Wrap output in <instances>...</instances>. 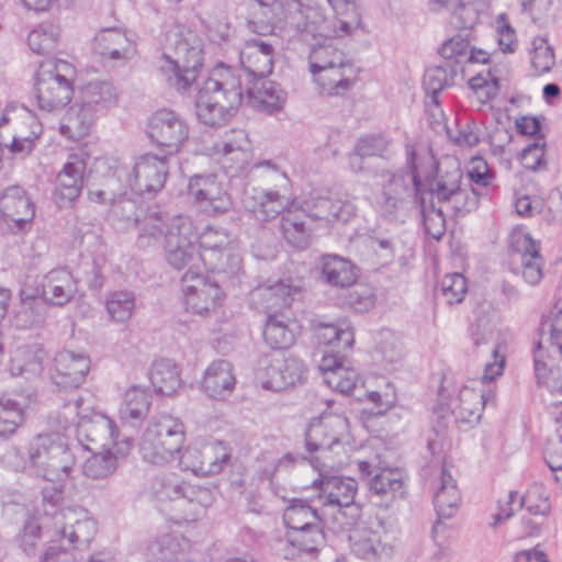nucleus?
<instances>
[{
  "mask_svg": "<svg viewBox=\"0 0 562 562\" xmlns=\"http://www.w3.org/2000/svg\"><path fill=\"white\" fill-rule=\"evenodd\" d=\"M59 31L53 24H41L30 32L29 47L36 54L43 55L53 52L58 44Z\"/></svg>",
  "mask_w": 562,
  "mask_h": 562,
  "instance_id": "obj_60",
  "label": "nucleus"
},
{
  "mask_svg": "<svg viewBox=\"0 0 562 562\" xmlns=\"http://www.w3.org/2000/svg\"><path fill=\"white\" fill-rule=\"evenodd\" d=\"M247 103L263 113L273 114L283 109L286 94L274 81L258 80L247 88Z\"/></svg>",
  "mask_w": 562,
  "mask_h": 562,
  "instance_id": "obj_35",
  "label": "nucleus"
},
{
  "mask_svg": "<svg viewBox=\"0 0 562 562\" xmlns=\"http://www.w3.org/2000/svg\"><path fill=\"white\" fill-rule=\"evenodd\" d=\"M257 463L256 473L258 477L262 481H268L271 490L278 494L274 490L277 475L294 469L297 463V459L291 453L278 457L273 452L265 451L257 458Z\"/></svg>",
  "mask_w": 562,
  "mask_h": 562,
  "instance_id": "obj_47",
  "label": "nucleus"
},
{
  "mask_svg": "<svg viewBox=\"0 0 562 562\" xmlns=\"http://www.w3.org/2000/svg\"><path fill=\"white\" fill-rule=\"evenodd\" d=\"M231 458L229 449L222 442H209L201 446V476L222 472Z\"/></svg>",
  "mask_w": 562,
  "mask_h": 562,
  "instance_id": "obj_55",
  "label": "nucleus"
},
{
  "mask_svg": "<svg viewBox=\"0 0 562 562\" xmlns=\"http://www.w3.org/2000/svg\"><path fill=\"white\" fill-rule=\"evenodd\" d=\"M492 356L493 361L487 362L484 367L481 378L482 385L490 386L491 382L503 374L506 359L504 352L501 351V346L496 345L493 348ZM494 397L495 393L490 387L483 390L464 385L449 406L458 423L472 424L480 419L485 404L494 401Z\"/></svg>",
  "mask_w": 562,
  "mask_h": 562,
  "instance_id": "obj_9",
  "label": "nucleus"
},
{
  "mask_svg": "<svg viewBox=\"0 0 562 562\" xmlns=\"http://www.w3.org/2000/svg\"><path fill=\"white\" fill-rule=\"evenodd\" d=\"M319 503L314 502V495L308 499L293 498L283 513V521L289 531L313 525H325V517Z\"/></svg>",
  "mask_w": 562,
  "mask_h": 562,
  "instance_id": "obj_39",
  "label": "nucleus"
},
{
  "mask_svg": "<svg viewBox=\"0 0 562 562\" xmlns=\"http://www.w3.org/2000/svg\"><path fill=\"white\" fill-rule=\"evenodd\" d=\"M12 120H19L21 122V131L13 136L10 151L20 157H25L33 150L35 140L42 133V126L32 113L23 108Z\"/></svg>",
  "mask_w": 562,
  "mask_h": 562,
  "instance_id": "obj_44",
  "label": "nucleus"
},
{
  "mask_svg": "<svg viewBox=\"0 0 562 562\" xmlns=\"http://www.w3.org/2000/svg\"><path fill=\"white\" fill-rule=\"evenodd\" d=\"M348 423L341 415H322L319 419L311 423L306 430L305 442L307 450L321 451L325 468H341L342 462L328 461L327 453L334 449L342 448L340 445L341 437L346 434Z\"/></svg>",
  "mask_w": 562,
  "mask_h": 562,
  "instance_id": "obj_17",
  "label": "nucleus"
},
{
  "mask_svg": "<svg viewBox=\"0 0 562 562\" xmlns=\"http://www.w3.org/2000/svg\"><path fill=\"white\" fill-rule=\"evenodd\" d=\"M182 538L165 533L149 542L146 550L148 562H176L182 551Z\"/></svg>",
  "mask_w": 562,
  "mask_h": 562,
  "instance_id": "obj_51",
  "label": "nucleus"
},
{
  "mask_svg": "<svg viewBox=\"0 0 562 562\" xmlns=\"http://www.w3.org/2000/svg\"><path fill=\"white\" fill-rule=\"evenodd\" d=\"M77 283L66 269H53L44 278L42 297L50 305L64 306L75 296Z\"/></svg>",
  "mask_w": 562,
  "mask_h": 562,
  "instance_id": "obj_34",
  "label": "nucleus"
},
{
  "mask_svg": "<svg viewBox=\"0 0 562 562\" xmlns=\"http://www.w3.org/2000/svg\"><path fill=\"white\" fill-rule=\"evenodd\" d=\"M136 299L131 291H114L106 296L105 308L109 319L116 324H126L133 316Z\"/></svg>",
  "mask_w": 562,
  "mask_h": 562,
  "instance_id": "obj_52",
  "label": "nucleus"
},
{
  "mask_svg": "<svg viewBox=\"0 0 562 562\" xmlns=\"http://www.w3.org/2000/svg\"><path fill=\"white\" fill-rule=\"evenodd\" d=\"M150 394L146 389L138 386L130 387L124 395L120 406V418L131 425L143 420L150 407Z\"/></svg>",
  "mask_w": 562,
  "mask_h": 562,
  "instance_id": "obj_46",
  "label": "nucleus"
},
{
  "mask_svg": "<svg viewBox=\"0 0 562 562\" xmlns=\"http://www.w3.org/2000/svg\"><path fill=\"white\" fill-rule=\"evenodd\" d=\"M235 385L234 367L229 361L215 360L205 369L202 390L209 397L223 401L233 393Z\"/></svg>",
  "mask_w": 562,
  "mask_h": 562,
  "instance_id": "obj_32",
  "label": "nucleus"
},
{
  "mask_svg": "<svg viewBox=\"0 0 562 562\" xmlns=\"http://www.w3.org/2000/svg\"><path fill=\"white\" fill-rule=\"evenodd\" d=\"M151 491L159 502H176L187 520L196 519L212 504V492L207 487L179 481L176 476L157 477Z\"/></svg>",
  "mask_w": 562,
  "mask_h": 562,
  "instance_id": "obj_12",
  "label": "nucleus"
},
{
  "mask_svg": "<svg viewBox=\"0 0 562 562\" xmlns=\"http://www.w3.org/2000/svg\"><path fill=\"white\" fill-rule=\"evenodd\" d=\"M254 14L289 41L311 43L317 37H344L360 25L359 16L326 18L317 0H252Z\"/></svg>",
  "mask_w": 562,
  "mask_h": 562,
  "instance_id": "obj_2",
  "label": "nucleus"
},
{
  "mask_svg": "<svg viewBox=\"0 0 562 562\" xmlns=\"http://www.w3.org/2000/svg\"><path fill=\"white\" fill-rule=\"evenodd\" d=\"M82 402L81 397H77L72 403L68 402L64 405L61 411L57 412L56 415L48 418L47 434H52L55 438H61L66 440L67 434L77 427L78 408Z\"/></svg>",
  "mask_w": 562,
  "mask_h": 562,
  "instance_id": "obj_56",
  "label": "nucleus"
},
{
  "mask_svg": "<svg viewBox=\"0 0 562 562\" xmlns=\"http://www.w3.org/2000/svg\"><path fill=\"white\" fill-rule=\"evenodd\" d=\"M139 233L137 236V245L139 248H149L157 246L164 233L167 231L166 224L161 216L149 214L144 216L137 223Z\"/></svg>",
  "mask_w": 562,
  "mask_h": 562,
  "instance_id": "obj_59",
  "label": "nucleus"
},
{
  "mask_svg": "<svg viewBox=\"0 0 562 562\" xmlns=\"http://www.w3.org/2000/svg\"><path fill=\"white\" fill-rule=\"evenodd\" d=\"M43 350L37 345L19 347L11 360V372L25 378L36 376L43 370Z\"/></svg>",
  "mask_w": 562,
  "mask_h": 562,
  "instance_id": "obj_48",
  "label": "nucleus"
},
{
  "mask_svg": "<svg viewBox=\"0 0 562 562\" xmlns=\"http://www.w3.org/2000/svg\"><path fill=\"white\" fill-rule=\"evenodd\" d=\"M90 370V358L83 352L72 350L58 351L52 369L53 382L63 389L80 386Z\"/></svg>",
  "mask_w": 562,
  "mask_h": 562,
  "instance_id": "obj_24",
  "label": "nucleus"
},
{
  "mask_svg": "<svg viewBox=\"0 0 562 562\" xmlns=\"http://www.w3.org/2000/svg\"><path fill=\"white\" fill-rule=\"evenodd\" d=\"M430 485L438 517L440 519L453 517L459 509L461 494L456 480L445 463L434 470Z\"/></svg>",
  "mask_w": 562,
  "mask_h": 562,
  "instance_id": "obj_25",
  "label": "nucleus"
},
{
  "mask_svg": "<svg viewBox=\"0 0 562 562\" xmlns=\"http://www.w3.org/2000/svg\"><path fill=\"white\" fill-rule=\"evenodd\" d=\"M196 232L187 216H175L165 233L164 250L167 262L181 270L195 260L200 252L195 246Z\"/></svg>",
  "mask_w": 562,
  "mask_h": 562,
  "instance_id": "obj_14",
  "label": "nucleus"
},
{
  "mask_svg": "<svg viewBox=\"0 0 562 562\" xmlns=\"http://www.w3.org/2000/svg\"><path fill=\"white\" fill-rule=\"evenodd\" d=\"M150 381L155 390L162 395H172L180 386V371L169 359L154 362L150 370Z\"/></svg>",
  "mask_w": 562,
  "mask_h": 562,
  "instance_id": "obj_49",
  "label": "nucleus"
},
{
  "mask_svg": "<svg viewBox=\"0 0 562 562\" xmlns=\"http://www.w3.org/2000/svg\"><path fill=\"white\" fill-rule=\"evenodd\" d=\"M25 419V406L21 402L0 398V437L8 438L21 427Z\"/></svg>",
  "mask_w": 562,
  "mask_h": 562,
  "instance_id": "obj_54",
  "label": "nucleus"
},
{
  "mask_svg": "<svg viewBox=\"0 0 562 562\" xmlns=\"http://www.w3.org/2000/svg\"><path fill=\"white\" fill-rule=\"evenodd\" d=\"M188 195L201 211L223 214L232 207V201L215 175H194L188 183Z\"/></svg>",
  "mask_w": 562,
  "mask_h": 562,
  "instance_id": "obj_21",
  "label": "nucleus"
},
{
  "mask_svg": "<svg viewBox=\"0 0 562 562\" xmlns=\"http://www.w3.org/2000/svg\"><path fill=\"white\" fill-rule=\"evenodd\" d=\"M479 21L477 0H458L451 15V24L460 30H471Z\"/></svg>",
  "mask_w": 562,
  "mask_h": 562,
  "instance_id": "obj_63",
  "label": "nucleus"
},
{
  "mask_svg": "<svg viewBox=\"0 0 562 562\" xmlns=\"http://www.w3.org/2000/svg\"><path fill=\"white\" fill-rule=\"evenodd\" d=\"M147 134L164 155L173 156L189 138V126L175 111L161 109L150 116Z\"/></svg>",
  "mask_w": 562,
  "mask_h": 562,
  "instance_id": "obj_15",
  "label": "nucleus"
},
{
  "mask_svg": "<svg viewBox=\"0 0 562 562\" xmlns=\"http://www.w3.org/2000/svg\"><path fill=\"white\" fill-rule=\"evenodd\" d=\"M361 475L370 477L369 491L376 497L379 505L389 508L393 502L404 498L406 486L403 473L398 469L380 468L370 461H358Z\"/></svg>",
  "mask_w": 562,
  "mask_h": 562,
  "instance_id": "obj_18",
  "label": "nucleus"
},
{
  "mask_svg": "<svg viewBox=\"0 0 562 562\" xmlns=\"http://www.w3.org/2000/svg\"><path fill=\"white\" fill-rule=\"evenodd\" d=\"M186 440L184 425L169 414L155 416L148 423L139 443L144 461L164 465L181 451Z\"/></svg>",
  "mask_w": 562,
  "mask_h": 562,
  "instance_id": "obj_7",
  "label": "nucleus"
},
{
  "mask_svg": "<svg viewBox=\"0 0 562 562\" xmlns=\"http://www.w3.org/2000/svg\"><path fill=\"white\" fill-rule=\"evenodd\" d=\"M110 203L111 218L121 223L123 227L127 228L139 222L142 211L138 209L137 201L127 196L126 193L120 194L119 196H111Z\"/></svg>",
  "mask_w": 562,
  "mask_h": 562,
  "instance_id": "obj_57",
  "label": "nucleus"
},
{
  "mask_svg": "<svg viewBox=\"0 0 562 562\" xmlns=\"http://www.w3.org/2000/svg\"><path fill=\"white\" fill-rule=\"evenodd\" d=\"M76 434L83 446L87 441L94 443V450L122 447V443L116 441L119 431L114 422L105 415L81 417L77 423Z\"/></svg>",
  "mask_w": 562,
  "mask_h": 562,
  "instance_id": "obj_26",
  "label": "nucleus"
},
{
  "mask_svg": "<svg viewBox=\"0 0 562 562\" xmlns=\"http://www.w3.org/2000/svg\"><path fill=\"white\" fill-rule=\"evenodd\" d=\"M0 214L23 229L35 216V205L20 186H10L0 193Z\"/></svg>",
  "mask_w": 562,
  "mask_h": 562,
  "instance_id": "obj_27",
  "label": "nucleus"
},
{
  "mask_svg": "<svg viewBox=\"0 0 562 562\" xmlns=\"http://www.w3.org/2000/svg\"><path fill=\"white\" fill-rule=\"evenodd\" d=\"M303 212L289 209L281 216L280 228L286 243L292 247L305 249L311 244L312 229L303 218Z\"/></svg>",
  "mask_w": 562,
  "mask_h": 562,
  "instance_id": "obj_45",
  "label": "nucleus"
},
{
  "mask_svg": "<svg viewBox=\"0 0 562 562\" xmlns=\"http://www.w3.org/2000/svg\"><path fill=\"white\" fill-rule=\"evenodd\" d=\"M244 70L255 78H265L272 72L274 48L262 40L247 41L239 53Z\"/></svg>",
  "mask_w": 562,
  "mask_h": 562,
  "instance_id": "obj_31",
  "label": "nucleus"
},
{
  "mask_svg": "<svg viewBox=\"0 0 562 562\" xmlns=\"http://www.w3.org/2000/svg\"><path fill=\"white\" fill-rule=\"evenodd\" d=\"M301 293V286L292 280H279L273 284H261L249 295L250 305L269 315H278L281 308L289 307Z\"/></svg>",
  "mask_w": 562,
  "mask_h": 562,
  "instance_id": "obj_23",
  "label": "nucleus"
},
{
  "mask_svg": "<svg viewBox=\"0 0 562 562\" xmlns=\"http://www.w3.org/2000/svg\"><path fill=\"white\" fill-rule=\"evenodd\" d=\"M131 447L132 442L128 439L124 440L120 448L98 449V451L85 445V448L93 453L83 464V474L93 480L106 479L115 472L119 459L124 458Z\"/></svg>",
  "mask_w": 562,
  "mask_h": 562,
  "instance_id": "obj_33",
  "label": "nucleus"
},
{
  "mask_svg": "<svg viewBox=\"0 0 562 562\" xmlns=\"http://www.w3.org/2000/svg\"><path fill=\"white\" fill-rule=\"evenodd\" d=\"M454 75L456 71L448 64L429 68L425 72L424 88L429 98H431V102L436 105L440 116L442 115V110L439 106V92L452 85Z\"/></svg>",
  "mask_w": 562,
  "mask_h": 562,
  "instance_id": "obj_53",
  "label": "nucleus"
},
{
  "mask_svg": "<svg viewBox=\"0 0 562 562\" xmlns=\"http://www.w3.org/2000/svg\"><path fill=\"white\" fill-rule=\"evenodd\" d=\"M322 278L331 286L348 288L358 279L357 267L342 257L327 255L322 259Z\"/></svg>",
  "mask_w": 562,
  "mask_h": 562,
  "instance_id": "obj_41",
  "label": "nucleus"
},
{
  "mask_svg": "<svg viewBox=\"0 0 562 562\" xmlns=\"http://www.w3.org/2000/svg\"><path fill=\"white\" fill-rule=\"evenodd\" d=\"M75 66L59 58L43 60L35 78V98L42 111L55 112L67 105L74 94Z\"/></svg>",
  "mask_w": 562,
  "mask_h": 562,
  "instance_id": "obj_6",
  "label": "nucleus"
},
{
  "mask_svg": "<svg viewBox=\"0 0 562 562\" xmlns=\"http://www.w3.org/2000/svg\"><path fill=\"white\" fill-rule=\"evenodd\" d=\"M424 220L426 233L434 239L439 240L446 232V207L440 205L436 207L434 201L426 206L424 198L419 200L417 205Z\"/></svg>",
  "mask_w": 562,
  "mask_h": 562,
  "instance_id": "obj_61",
  "label": "nucleus"
},
{
  "mask_svg": "<svg viewBox=\"0 0 562 562\" xmlns=\"http://www.w3.org/2000/svg\"><path fill=\"white\" fill-rule=\"evenodd\" d=\"M263 338L273 349H286L293 345L295 335L284 315H269L265 324Z\"/></svg>",
  "mask_w": 562,
  "mask_h": 562,
  "instance_id": "obj_50",
  "label": "nucleus"
},
{
  "mask_svg": "<svg viewBox=\"0 0 562 562\" xmlns=\"http://www.w3.org/2000/svg\"><path fill=\"white\" fill-rule=\"evenodd\" d=\"M314 502L325 517V525L334 532L344 531L355 524V498L358 483L349 476L329 475L322 471L313 481Z\"/></svg>",
  "mask_w": 562,
  "mask_h": 562,
  "instance_id": "obj_3",
  "label": "nucleus"
},
{
  "mask_svg": "<svg viewBox=\"0 0 562 562\" xmlns=\"http://www.w3.org/2000/svg\"><path fill=\"white\" fill-rule=\"evenodd\" d=\"M205 153L214 158L224 159L241 167L248 157V137L244 130H233L225 133L221 140L205 146Z\"/></svg>",
  "mask_w": 562,
  "mask_h": 562,
  "instance_id": "obj_36",
  "label": "nucleus"
},
{
  "mask_svg": "<svg viewBox=\"0 0 562 562\" xmlns=\"http://www.w3.org/2000/svg\"><path fill=\"white\" fill-rule=\"evenodd\" d=\"M327 37H317L313 40L308 45L313 46L310 56H308V65L311 74L315 71H319L329 66L341 65L342 58H345V54L338 48L331 45H314L313 42H318L319 40H326Z\"/></svg>",
  "mask_w": 562,
  "mask_h": 562,
  "instance_id": "obj_58",
  "label": "nucleus"
},
{
  "mask_svg": "<svg viewBox=\"0 0 562 562\" xmlns=\"http://www.w3.org/2000/svg\"><path fill=\"white\" fill-rule=\"evenodd\" d=\"M29 459L36 475L63 483L70 477L76 457L67 440L52 434L37 435L29 447Z\"/></svg>",
  "mask_w": 562,
  "mask_h": 562,
  "instance_id": "obj_8",
  "label": "nucleus"
},
{
  "mask_svg": "<svg viewBox=\"0 0 562 562\" xmlns=\"http://www.w3.org/2000/svg\"><path fill=\"white\" fill-rule=\"evenodd\" d=\"M397 537L394 529H387L383 521H379L376 528L364 531L355 541L353 551L364 560H373L392 554Z\"/></svg>",
  "mask_w": 562,
  "mask_h": 562,
  "instance_id": "obj_28",
  "label": "nucleus"
},
{
  "mask_svg": "<svg viewBox=\"0 0 562 562\" xmlns=\"http://www.w3.org/2000/svg\"><path fill=\"white\" fill-rule=\"evenodd\" d=\"M121 92L109 80L89 81L81 87L77 100L97 117L117 105Z\"/></svg>",
  "mask_w": 562,
  "mask_h": 562,
  "instance_id": "obj_30",
  "label": "nucleus"
},
{
  "mask_svg": "<svg viewBox=\"0 0 562 562\" xmlns=\"http://www.w3.org/2000/svg\"><path fill=\"white\" fill-rule=\"evenodd\" d=\"M95 52L112 61H127L135 55V43L119 27L100 30L94 37Z\"/></svg>",
  "mask_w": 562,
  "mask_h": 562,
  "instance_id": "obj_29",
  "label": "nucleus"
},
{
  "mask_svg": "<svg viewBox=\"0 0 562 562\" xmlns=\"http://www.w3.org/2000/svg\"><path fill=\"white\" fill-rule=\"evenodd\" d=\"M186 310L200 316H209L222 304L224 293L216 281L188 270L181 279Z\"/></svg>",
  "mask_w": 562,
  "mask_h": 562,
  "instance_id": "obj_16",
  "label": "nucleus"
},
{
  "mask_svg": "<svg viewBox=\"0 0 562 562\" xmlns=\"http://www.w3.org/2000/svg\"><path fill=\"white\" fill-rule=\"evenodd\" d=\"M125 176L126 183L134 193L155 194L165 186L168 176V156L145 154L136 160L132 173H125Z\"/></svg>",
  "mask_w": 562,
  "mask_h": 562,
  "instance_id": "obj_20",
  "label": "nucleus"
},
{
  "mask_svg": "<svg viewBox=\"0 0 562 562\" xmlns=\"http://www.w3.org/2000/svg\"><path fill=\"white\" fill-rule=\"evenodd\" d=\"M95 120L97 116L82 106L79 100H76L60 121V134L68 139H80L89 134Z\"/></svg>",
  "mask_w": 562,
  "mask_h": 562,
  "instance_id": "obj_43",
  "label": "nucleus"
},
{
  "mask_svg": "<svg viewBox=\"0 0 562 562\" xmlns=\"http://www.w3.org/2000/svg\"><path fill=\"white\" fill-rule=\"evenodd\" d=\"M255 173L266 188H246L243 204L257 221L274 220L295 206V201L286 195L290 180L285 172L266 160L255 166Z\"/></svg>",
  "mask_w": 562,
  "mask_h": 562,
  "instance_id": "obj_4",
  "label": "nucleus"
},
{
  "mask_svg": "<svg viewBox=\"0 0 562 562\" xmlns=\"http://www.w3.org/2000/svg\"><path fill=\"white\" fill-rule=\"evenodd\" d=\"M305 373V366L299 358L277 356L265 361L257 379L263 389L280 392L302 382Z\"/></svg>",
  "mask_w": 562,
  "mask_h": 562,
  "instance_id": "obj_19",
  "label": "nucleus"
},
{
  "mask_svg": "<svg viewBox=\"0 0 562 562\" xmlns=\"http://www.w3.org/2000/svg\"><path fill=\"white\" fill-rule=\"evenodd\" d=\"M324 527L323 525H313L288 531V541L283 549V557L285 559H292L301 552H317L325 543Z\"/></svg>",
  "mask_w": 562,
  "mask_h": 562,
  "instance_id": "obj_40",
  "label": "nucleus"
},
{
  "mask_svg": "<svg viewBox=\"0 0 562 562\" xmlns=\"http://www.w3.org/2000/svg\"><path fill=\"white\" fill-rule=\"evenodd\" d=\"M462 178L463 173L457 165L449 169L438 167L436 177L429 183L432 200L445 206L448 213L457 216L474 210L480 194L475 188L470 190L463 187Z\"/></svg>",
  "mask_w": 562,
  "mask_h": 562,
  "instance_id": "obj_11",
  "label": "nucleus"
},
{
  "mask_svg": "<svg viewBox=\"0 0 562 562\" xmlns=\"http://www.w3.org/2000/svg\"><path fill=\"white\" fill-rule=\"evenodd\" d=\"M352 65L342 58L341 65L329 66L312 74L321 92L327 95H340L352 87Z\"/></svg>",
  "mask_w": 562,
  "mask_h": 562,
  "instance_id": "obj_37",
  "label": "nucleus"
},
{
  "mask_svg": "<svg viewBox=\"0 0 562 562\" xmlns=\"http://www.w3.org/2000/svg\"><path fill=\"white\" fill-rule=\"evenodd\" d=\"M164 63L159 66L162 80L178 92H186L193 82L198 85L196 116L205 125H225L243 103L239 76L229 67L218 65L203 81L198 71L203 65V41L190 29H175L167 34Z\"/></svg>",
  "mask_w": 562,
  "mask_h": 562,
  "instance_id": "obj_1",
  "label": "nucleus"
},
{
  "mask_svg": "<svg viewBox=\"0 0 562 562\" xmlns=\"http://www.w3.org/2000/svg\"><path fill=\"white\" fill-rule=\"evenodd\" d=\"M199 257L213 273L226 278L237 277L241 269V257L237 245L227 229L207 227L199 236Z\"/></svg>",
  "mask_w": 562,
  "mask_h": 562,
  "instance_id": "obj_10",
  "label": "nucleus"
},
{
  "mask_svg": "<svg viewBox=\"0 0 562 562\" xmlns=\"http://www.w3.org/2000/svg\"><path fill=\"white\" fill-rule=\"evenodd\" d=\"M333 193L314 190L300 205L304 216L329 222Z\"/></svg>",
  "mask_w": 562,
  "mask_h": 562,
  "instance_id": "obj_62",
  "label": "nucleus"
},
{
  "mask_svg": "<svg viewBox=\"0 0 562 562\" xmlns=\"http://www.w3.org/2000/svg\"><path fill=\"white\" fill-rule=\"evenodd\" d=\"M406 155L409 170L391 175L375 198L376 212L389 222L404 223L423 199L414 147L407 146Z\"/></svg>",
  "mask_w": 562,
  "mask_h": 562,
  "instance_id": "obj_5",
  "label": "nucleus"
},
{
  "mask_svg": "<svg viewBox=\"0 0 562 562\" xmlns=\"http://www.w3.org/2000/svg\"><path fill=\"white\" fill-rule=\"evenodd\" d=\"M467 290V280L458 272L446 274L440 282L441 296L449 305L461 303Z\"/></svg>",
  "mask_w": 562,
  "mask_h": 562,
  "instance_id": "obj_64",
  "label": "nucleus"
},
{
  "mask_svg": "<svg viewBox=\"0 0 562 562\" xmlns=\"http://www.w3.org/2000/svg\"><path fill=\"white\" fill-rule=\"evenodd\" d=\"M86 165L78 156H71L57 176L55 195L60 203L76 200L82 189Z\"/></svg>",
  "mask_w": 562,
  "mask_h": 562,
  "instance_id": "obj_38",
  "label": "nucleus"
},
{
  "mask_svg": "<svg viewBox=\"0 0 562 562\" xmlns=\"http://www.w3.org/2000/svg\"><path fill=\"white\" fill-rule=\"evenodd\" d=\"M54 519L60 542L70 548L89 544L97 532V522L80 507L63 509Z\"/></svg>",
  "mask_w": 562,
  "mask_h": 562,
  "instance_id": "obj_22",
  "label": "nucleus"
},
{
  "mask_svg": "<svg viewBox=\"0 0 562 562\" xmlns=\"http://www.w3.org/2000/svg\"><path fill=\"white\" fill-rule=\"evenodd\" d=\"M544 260L539 241L528 233L514 231L509 236V267L530 285H537L543 278Z\"/></svg>",
  "mask_w": 562,
  "mask_h": 562,
  "instance_id": "obj_13",
  "label": "nucleus"
},
{
  "mask_svg": "<svg viewBox=\"0 0 562 562\" xmlns=\"http://www.w3.org/2000/svg\"><path fill=\"white\" fill-rule=\"evenodd\" d=\"M316 339L323 345L338 353L349 350L355 341V334L350 325L345 322L321 323L316 327Z\"/></svg>",
  "mask_w": 562,
  "mask_h": 562,
  "instance_id": "obj_42",
  "label": "nucleus"
}]
</instances>
